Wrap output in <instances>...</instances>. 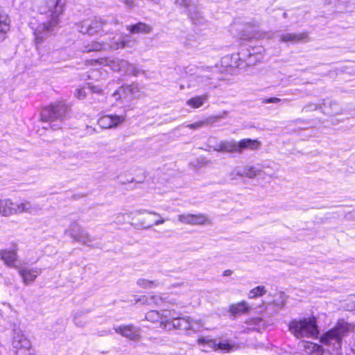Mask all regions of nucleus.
<instances>
[{
    "label": "nucleus",
    "mask_w": 355,
    "mask_h": 355,
    "mask_svg": "<svg viewBox=\"0 0 355 355\" xmlns=\"http://www.w3.org/2000/svg\"><path fill=\"white\" fill-rule=\"evenodd\" d=\"M146 320L151 322L159 321V327L166 331L175 329L199 331L203 326L200 320H193L189 317H180L175 310L150 311L146 315Z\"/></svg>",
    "instance_id": "nucleus-1"
},
{
    "label": "nucleus",
    "mask_w": 355,
    "mask_h": 355,
    "mask_svg": "<svg viewBox=\"0 0 355 355\" xmlns=\"http://www.w3.org/2000/svg\"><path fill=\"white\" fill-rule=\"evenodd\" d=\"M64 2L62 0H47L46 6L51 12V19L46 23L39 24L35 29L34 35L37 44H41L51 35L55 27L60 22V16L64 12Z\"/></svg>",
    "instance_id": "nucleus-2"
},
{
    "label": "nucleus",
    "mask_w": 355,
    "mask_h": 355,
    "mask_svg": "<svg viewBox=\"0 0 355 355\" xmlns=\"http://www.w3.org/2000/svg\"><path fill=\"white\" fill-rule=\"evenodd\" d=\"M354 326L344 320H339L337 324L320 338V343L333 349L341 348L343 338L353 331Z\"/></svg>",
    "instance_id": "nucleus-3"
},
{
    "label": "nucleus",
    "mask_w": 355,
    "mask_h": 355,
    "mask_svg": "<svg viewBox=\"0 0 355 355\" xmlns=\"http://www.w3.org/2000/svg\"><path fill=\"white\" fill-rule=\"evenodd\" d=\"M289 331L298 339L316 338L319 334L316 319L313 318L293 320L288 325Z\"/></svg>",
    "instance_id": "nucleus-4"
},
{
    "label": "nucleus",
    "mask_w": 355,
    "mask_h": 355,
    "mask_svg": "<svg viewBox=\"0 0 355 355\" xmlns=\"http://www.w3.org/2000/svg\"><path fill=\"white\" fill-rule=\"evenodd\" d=\"M69 107L63 103L52 104L42 110L41 119L43 121H59L61 123L65 119Z\"/></svg>",
    "instance_id": "nucleus-5"
},
{
    "label": "nucleus",
    "mask_w": 355,
    "mask_h": 355,
    "mask_svg": "<svg viewBox=\"0 0 355 355\" xmlns=\"http://www.w3.org/2000/svg\"><path fill=\"white\" fill-rule=\"evenodd\" d=\"M212 69L211 67H198L196 74L189 77L188 87H197L205 89L211 87L213 78L209 73Z\"/></svg>",
    "instance_id": "nucleus-6"
},
{
    "label": "nucleus",
    "mask_w": 355,
    "mask_h": 355,
    "mask_svg": "<svg viewBox=\"0 0 355 355\" xmlns=\"http://www.w3.org/2000/svg\"><path fill=\"white\" fill-rule=\"evenodd\" d=\"M107 24V21L102 19H85L77 25L78 31L83 34L93 35L103 30Z\"/></svg>",
    "instance_id": "nucleus-7"
},
{
    "label": "nucleus",
    "mask_w": 355,
    "mask_h": 355,
    "mask_svg": "<svg viewBox=\"0 0 355 355\" xmlns=\"http://www.w3.org/2000/svg\"><path fill=\"white\" fill-rule=\"evenodd\" d=\"M139 92V88L137 84L121 87L113 96L116 100H121L123 103H129L136 98Z\"/></svg>",
    "instance_id": "nucleus-8"
},
{
    "label": "nucleus",
    "mask_w": 355,
    "mask_h": 355,
    "mask_svg": "<svg viewBox=\"0 0 355 355\" xmlns=\"http://www.w3.org/2000/svg\"><path fill=\"white\" fill-rule=\"evenodd\" d=\"M175 3L178 6L184 8L187 10V14L190 16L193 23H201L202 16L197 10L198 0H175Z\"/></svg>",
    "instance_id": "nucleus-9"
},
{
    "label": "nucleus",
    "mask_w": 355,
    "mask_h": 355,
    "mask_svg": "<svg viewBox=\"0 0 355 355\" xmlns=\"http://www.w3.org/2000/svg\"><path fill=\"white\" fill-rule=\"evenodd\" d=\"M12 345L16 349L15 355H30L31 342L21 332L15 334Z\"/></svg>",
    "instance_id": "nucleus-10"
},
{
    "label": "nucleus",
    "mask_w": 355,
    "mask_h": 355,
    "mask_svg": "<svg viewBox=\"0 0 355 355\" xmlns=\"http://www.w3.org/2000/svg\"><path fill=\"white\" fill-rule=\"evenodd\" d=\"M17 246L12 245L10 249L0 250V259L10 268H18L19 266L15 263L17 259Z\"/></svg>",
    "instance_id": "nucleus-11"
},
{
    "label": "nucleus",
    "mask_w": 355,
    "mask_h": 355,
    "mask_svg": "<svg viewBox=\"0 0 355 355\" xmlns=\"http://www.w3.org/2000/svg\"><path fill=\"white\" fill-rule=\"evenodd\" d=\"M114 331L132 340H137L140 338L141 329L132 324L115 327Z\"/></svg>",
    "instance_id": "nucleus-12"
},
{
    "label": "nucleus",
    "mask_w": 355,
    "mask_h": 355,
    "mask_svg": "<svg viewBox=\"0 0 355 355\" xmlns=\"http://www.w3.org/2000/svg\"><path fill=\"white\" fill-rule=\"evenodd\" d=\"M19 275L22 278L25 285L33 282L37 276L42 273V269L39 268H28L26 267H18Z\"/></svg>",
    "instance_id": "nucleus-13"
},
{
    "label": "nucleus",
    "mask_w": 355,
    "mask_h": 355,
    "mask_svg": "<svg viewBox=\"0 0 355 355\" xmlns=\"http://www.w3.org/2000/svg\"><path fill=\"white\" fill-rule=\"evenodd\" d=\"M125 121V116L116 114L105 115L98 120L99 126L104 129L112 128Z\"/></svg>",
    "instance_id": "nucleus-14"
},
{
    "label": "nucleus",
    "mask_w": 355,
    "mask_h": 355,
    "mask_svg": "<svg viewBox=\"0 0 355 355\" xmlns=\"http://www.w3.org/2000/svg\"><path fill=\"white\" fill-rule=\"evenodd\" d=\"M133 214H149L155 216L157 218L153 222V223H146L145 221H143L140 223H136L135 224V227L136 228H144V229H149L153 225H159L161 224H163L165 222V219H164L160 214L158 213H156L155 211H148L147 209H141V210H136L134 211L132 213Z\"/></svg>",
    "instance_id": "nucleus-15"
},
{
    "label": "nucleus",
    "mask_w": 355,
    "mask_h": 355,
    "mask_svg": "<svg viewBox=\"0 0 355 355\" xmlns=\"http://www.w3.org/2000/svg\"><path fill=\"white\" fill-rule=\"evenodd\" d=\"M178 220L184 224L198 225L204 224L207 218L203 214H184L178 216Z\"/></svg>",
    "instance_id": "nucleus-16"
},
{
    "label": "nucleus",
    "mask_w": 355,
    "mask_h": 355,
    "mask_svg": "<svg viewBox=\"0 0 355 355\" xmlns=\"http://www.w3.org/2000/svg\"><path fill=\"white\" fill-rule=\"evenodd\" d=\"M131 37L128 35H121L117 40L114 38L110 40L107 44V49L117 50L125 47H132Z\"/></svg>",
    "instance_id": "nucleus-17"
},
{
    "label": "nucleus",
    "mask_w": 355,
    "mask_h": 355,
    "mask_svg": "<svg viewBox=\"0 0 355 355\" xmlns=\"http://www.w3.org/2000/svg\"><path fill=\"white\" fill-rule=\"evenodd\" d=\"M16 214L27 212L33 214L41 209V207L37 204H32L29 201H23L19 203H15Z\"/></svg>",
    "instance_id": "nucleus-18"
},
{
    "label": "nucleus",
    "mask_w": 355,
    "mask_h": 355,
    "mask_svg": "<svg viewBox=\"0 0 355 355\" xmlns=\"http://www.w3.org/2000/svg\"><path fill=\"white\" fill-rule=\"evenodd\" d=\"M308 37V34L306 33H286L281 34L279 35V42H290V43H297L300 41H303Z\"/></svg>",
    "instance_id": "nucleus-19"
},
{
    "label": "nucleus",
    "mask_w": 355,
    "mask_h": 355,
    "mask_svg": "<svg viewBox=\"0 0 355 355\" xmlns=\"http://www.w3.org/2000/svg\"><path fill=\"white\" fill-rule=\"evenodd\" d=\"M214 149L219 152L239 153V142L233 140L223 141L217 145Z\"/></svg>",
    "instance_id": "nucleus-20"
},
{
    "label": "nucleus",
    "mask_w": 355,
    "mask_h": 355,
    "mask_svg": "<svg viewBox=\"0 0 355 355\" xmlns=\"http://www.w3.org/2000/svg\"><path fill=\"white\" fill-rule=\"evenodd\" d=\"M15 203L9 199L0 200V214L4 216L16 214Z\"/></svg>",
    "instance_id": "nucleus-21"
},
{
    "label": "nucleus",
    "mask_w": 355,
    "mask_h": 355,
    "mask_svg": "<svg viewBox=\"0 0 355 355\" xmlns=\"http://www.w3.org/2000/svg\"><path fill=\"white\" fill-rule=\"evenodd\" d=\"M107 49V42L92 41L91 42L84 45L81 48V51L84 53H89L92 51H99Z\"/></svg>",
    "instance_id": "nucleus-22"
},
{
    "label": "nucleus",
    "mask_w": 355,
    "mask_h": 355,
    "mask_svg": "<svg viewBox=\"0 0 355 355\" xmlns=\"http://www.w3.org/2000/svg\"><path fill=\"white\" fill-rule=\"evenodd\" d=\"M245 324L248 326L244 331L248 332L250 331H260L261 329L265 328V324L262 319L259 317L252 318L247 320Z\"/></svg>",
    "instance_id": "nucleus-23"
},
{
    "label": "nucleus",
    "mask_w": 355,
    "mask_h": 355,
    "mask_svg": "<svg viewBox=\"0 0 355 355\" xmlns=\"http://www.w3.org/2000/svg\"><path fill=\"white\" fill-rule=\"evenodd\" d=\"M322 112L327 115H336L342 113L340 106L336 102L328 101L323 103V107H321Z\"/></svg>",
    "instance_id": "nucleus-24"
},
{
    "label": "nucleus",
    "mask_w": 355,
    "mask_h": 355,
    "mask_svg": "<svg viewBox=\"0 0 355 355\" xmlns=\"http://www.w3.org/2000/svg\"><path fill=\"white\" fill-rule=\"evenodd\" d=\"M260 145V141L257 139H243L239 141V153H241L245 149L257 150Z\"/></svg>",
    "instance_id": "nucleus-25"
},
{
    "label": "nucleus",
    "mask_w": 355,
    "mask_h": 355,
    "mask_svg": "<svg viewBox=\"0 0 355 355\" xmlns=\"http://www.w3.org/2000/svg\"><path fill=\"white\" fill-rule=\"evenodd\" d=\"M126 28L132 34L149 33L152 31L150 26L142 22H139L135 25L127 26Z\"/></svg>",
    "instance_id": "nucleus-26"
},
{
    "label": "nucleus",
    "mask_w": 355,
    "mask_h": 355,
    "mask_svg": "<svg viewBox=\"0 0 355 355\" xmlns=\"http://www.w3.org/2000/svg\"><path fill=\"white\" fill-rule=\"evenodd\" d=\"M250 310V306L248 305L247 302H241L237 304H234L230 306V312L233 315H241L242 313H245Z\"/></svg>",
    "instance_id": "nucleus-27"
},
{
    "label": "nucleus",
    "mask_w": 355,
    "mask_h": 355,
    "mask_svg": "<svg viewBox=\"0 0 355 355\" xmlns=\"http://www.w3.org/2000/svg\"><path fill=\"white\" fill-rule=\"evenodd\" d=\"M208 99L207 94L197 96L187 101L186 104L193 108L201 107Z\"/></svg>",
    "instance_id": "nucleus-28"
},
{
    "label": "nucleus",
    "mask_w": 355,
    "mask_h": 355,
    "mask_svg": "<svg viewBox=\"0 0 355 355\" xmlns=\"http://www.w3.org/2000/svg\"><path fill=\"white\" fill-rule=\"evenodd\" d=\"M83 230L81 229L79 224L76 222H73L70 224L69 227L65 230L64 234L70 236L71 239H73L74 241L78 237L79 234L83 231Z\"/></svg>",
    "instance_id": "nucleus-29"
},
{
    "label": "nucleus",
    "mask_w": 355,
    "mask_h": 355,
    "mask_svg": "<svg viewBox=\"0 0 355 355\" xmlns=\"http://www.w3.org/2000/svg\"><path fill=\"white\" fill-rule=\"evenodd\" d=\"M108 65L114 71L123 72L124 67L128 66V61L125 60L114 59L109 61Z\"/></svg>",
    "instance_id": "nucleus-30"
},
{
    "label": "nucleus",
    "mask_w": 355,
    "mask_h": 355,
    "mask_svg": "<svg viewBox=\"0 0 355 355\" xmlns=\"http://www.w3.org/2000/svg\"><path fill=\"white\" fill-rule=\"evenodd\" d=\"M218 116H213L208 119H206L205 120L198 121L191 124H189L188 127L191 129H198L200 128L205 125L213 123L216 122L218 120Z\"/></svg>",
    "instance_id": "nucleus-31"
},
{
    "label": "nucleus",
    "mask_w": 355,
    "mask_h": 355,
    "mask_svg": "<svg viewBox=\"0 0 355 355\" xmlns=\"http://www.w3.org/2000/svg\"><path fill=\"white\" fill-rule=\"evenodd\" d=\"M137 284L144 288H155L159 286L161 284L157 281H150L146 279H139Z\"/></svg>",
    "instance_id": "nucleus-32"
},
{
    "label": "nucleus",
    "mask_w": 355,
    "mask_h": 355,
    "mask_svg": "<svg viewBox=\"0 0 355 355\" xmlns=\"http://www.w3.org/2000/svg\"><path fill=\"white\" fill-rule=\"evenodd\" d=\"M260 172V170L256 168L254 166H250L245 168L241 172H237V174L240 176H245L250 178H252L259 175Z\"/></svg>",
    "instance_id": "nucleus-33"
},
{
    "label": "nucleus",
    "mask_w": 355,
    "mask_h": 355,
    "mask_svg": "<svg viewBox=\"0 0 355 355\" xmlns=\"http://www.w3.org/2000/svg\"><path fill=\"white\" fill-rule=\"evenodd\" d=\"M94 240V238L87 232L83 230L75 241L83 244L89 245Z\"/></svg>",
    "instance_id": "nucleus-34"
},
{
    "label": "nucleus",
    "mask_w": 355,
    "mask_h": 355,
    "mask_svg": "<svg viewBox=\"0 0 355 355\" xmlns=\"http://www.w3.org/2000/svg\"><path fill=\"white\" fill-rule=\"evenodd\" d=\"M267 292L265 286H259L250 291L248 297L253 299L263 295Z\"/></svg>",
    "instance_id": "nucleus-35"
},
{
    "label": "nucleus",
    "mask_w": 355,
    "mask_h": 355,
    "mask_svg": "<svg viewBox=\"0 0 355 355\" xmlns=\"http://www.w3.org/2000/svg\"><path fill=\"white\" fill-rule=\"evenodd\" d=\"M164 298L159 295H153L146 299V303L149 305L161 306L163 304Z\"/></svg>",
    "instance_id": "nucleus-36"
},
{
    "label": "nucleus",
    "mask_w": 355,
    "mask_h": 355,
    "mask_svg": "<svg viewBox=\"0 0 355 355\" xmlns=\"http://www.w3.org/2000/svg\"><path fill=\"white\" fill-rule=\"evenodd\" d=\"M134 211H132L130 213H128V214H121V213H119V214H116L114 215V221L116 223H119V224H123L125 223V216H127L128 218H132L133 219V218L136 216H137L138 214H133Z\"/></svg>",
    "instance_id": "nucleus-37"
},
{
    "label": "nucleus",
    "mask_w": 355,
    "mask_h": 355,
    "mask_svg": "<svg viewBox=\"0 0 355 355\" xmlns=\"http://www.w3.org/2000/svg\"><path fill=\"white\" fill-rule=\"evenodd\" d=\"M138 72L139 71L137 70V67L134 64H130L128 62V66L124 67L123 73L128 75L136 76L137 75Z\"/></svg>",
    "instance_id": "nucleus-38"
},
{
    "label": "nucleus",
    "mask_w": 355,
    "mask_h": 355,
    "mask_svg": "<svg viewBox=\"0 0 355 355\" xmlns=\"http://www.w3.org/2000/svg\"><path fill=\"white\" fill-rule=\"evenodd\" d=\"M74 95L80 100L84 99L87 96L85 87L76 89Z\"/></svg>",
    "instance_id": "nucleus-39"
},
{
    "label": "nucleus",
    "mask_w": 355,
    "mask_h": 355,
    "mask_svg": "<svg viewBox=\"0 0 355 355\" xmlns=\"http://www.w3.org/2000/svg\"><path fill=\"white\" fill-rule=\"evenodd\" d=\"M217 347L221 350L229 352L233 348V346L227 342H220L217 344Z\"/></svg>",
    "instance_id": "nucleus-40"
},
{
    "label": "nucleus",
    "mask_w": 355,
    "mask_h": 355,
    "mask_svg": "<svg viewBox=\"0 0 355 355\" xmlns=\"http://www.w3.org/2000/svg\"><path fill=\"white\" fill-rule=\"evenodd\" d=\"M304 347L310 349L309 352H320L321 349L320 345L312 343L306 344V345H304Z\"/></svg>",
    "instance_id": "nucleus-41"
},
{
    "label": "nucleus",
    "mask_w": 355,
    "mask_h": 355,
    "mask_svg": "<svg viewBox=\"0 0 355 355\" xmlns=\"http://www.w3.org/2000/svg\"><path fill=\"white\" fill-rule=\"evenodd\" d=\"M121 3H123L126 7L129 8H132L137 6V0H119Z\"/></svg>",
    "instance_id": "nucleus-42"
},
{
    "label": "nucleus",
    "mask_w": 355,
    "mask_h": 355,
    "mask_svg": "<svg viewBox=\"0 0 355 355\" xmlns=\"http://www.w3.org/2000/svg\"><path fill=\"white\" fill-rule=\"evenodd\" d=\"M281 101L286 102V101H287V100L286 99L282 100L279 98L272 97V98L264 99L263 103H277Z\"/></svg>",
    "instance_id": "nucleus-43"
},
{
    "label": "nucleus",
    "mask_w": 355,
    "mask_h": 355,
    "mask_svg": "<svg viewBox=\"0 0 355 355\" xmlns=\"http://www.w3.org/2000/svg\"><path fill=\"white\" fill-rule=\"evenodd\" d=\"M87 88L92 93L100 94L102 92L101 88L98 86L89 85Z\"/></svg>",
    "instance_id": "nucleus-44"
},
{
    "label": "nucleus",
    "mask_w": 355,
    "mask_h": 355,
    "mask_svg": "<svg viewBox=\"0 0 355 355\" xmlns=\"http://www.w3.org/2000/svg\"><path fill=\"white\" fill-rule=\"evenodd\" d=\"M318 108V105L316 104H309L306 105L304 109H306L308 111L315 110Z\"/></svg>",
    "instance_id": "nucleus-45"
},
{
    "label": "nucleus",
    "mask_w": 355,
    "mask_h": 355,
    "mask_svg": "<svg viewBox=\"0 0 355 355\" xmlns=\"http://www.w3.org/2000/svg\"><path fill=\"white\" fill-rule=\"evenodd\" d=\"M86 131L88 135H92L96 132V129L92 126L87 125Z\"/></svg>",
    "instance_id": "nucleus-46"
},
{
    "label": "nucleus",
    "mask_w": 355,
    "mask_h": 355,
    "mask_svg": "<svg viewBox=\"0 0 355 355\" xmlns=\"http://www.w3.org/2000/svg\"><path fill=\"white\" fill-rule=\"evenodd\" d=\"M255 37L256 36H255L254 33H250L248 35H242L241 38L243 40H250V39Z\"/></svg>",
    "instance_id": "nucleus-47"
},
{
    "label": "nucleus",
    "mask_w": 355,
    "mask_h": 355,
    "mask_svg": "<svg viewBox=\"0 0 355 355\" xmlns=\"http://www.w3.org/2000/svg\"><path fill=\"white\" fill-rule=\"evenodd\" d=\"M232 274V271L231 270H225L223 272V276H225V277L230 276Z\"/></svg>",
    "instance_id": "nucleus-48"
},
{
    "label": "nucleus",
    "mask_w": 355,
    "mask_h": 355,
    "mask_svg": "<svg viewBox=\"0 0 355 355\" xmlns=\"http://www.w3.org/2000/svg\"><path fill=\"white\" fill-rule=\"evenodd\" d=\"M119 22L116 18H112L110 21V24H113L114 25L118 24Z\"/></svg>",
    "instance_id": "nucleus-49"
},
{
    "label": "nucleus",
    "mask_w": 355,
    "mask_h": 355,
    "mask_svg": "<svg viewBox=\"0 0 355 355\" xmlns=\"http://www.w3.org/2000/svg\"><path fill=\"white\" fill-rule=\"evenodd\" d=\"M74 321H75V323L77 326H83V324L80 323L78 321V318L76 316L74 317Z\"/></svg>",
    "instance_id": "nucleus-50"
},
{
    "label": "nucleus",
    "mask_w": 355,
    "mask_h": 355,
    "mask_svg": "<svg viewBox=\"0 0 355 355\" xmlns=\"http://www.w3.org/2000/svg\"><path fill=\"white\" fill-rule=\"evenodd\" d=\"M51 128L53 129V130H57V129H59L60 128V124L59 125H53L51 126Z\"/></svg>",
    "instance_id": "nucleus-51"
},
{
    "label": "nucleus",
    "mask_w": 355,
    "mask_h": 355,
    "mask_svg": "<svg viewBox=\"0 0 355 355\" xmlns=\"http://www.w3.org/2000/svg\"><path fill=\"white\" fill-rule=\"evenodd\" d=\"M350 300L352 302L354 303V306L352 308L355 309V297H351Z\"/></svg>",
    "instance_id": "nucleus-52"
},
{
    "label": "nucleus",
    "mask_w": 355,
    "mask_h": 355,
    "mask_svg": "<svg viewBox=\"0 0 355 355\" xmlns=\"http://www.w3.org/2000/svg\"><path fill=\"white\" fill-rule=\"evenodd\" d=\"M283 16H284V18H286L287 17V13L286 12H284Z\"/></svg>",
    "instance_id": "nucleus-53"
},
{
    "label": "nucleus",
    "mask_w": 355,
    "mask_h": 355,
    "mask_svg": "<svg viewBox=\"0 0 355 355\" xmlns=\"http://www.w3.org/2000/svg\"><path fill=\"white\" fill-rule=\"evenodd\" d=\"M184 88V87L183 85H180V89H183Z\"/></svg>",
    "instance_id": "nucleus-54"
},
{
    "label": "nucleus",
    "mask_w": 355,
    "mask_h": 355,
    "mask_svg": "<svg viewBox=\"0 0 355 355\" xmlns=\"http://www.w3.org/2000/svg\"><path fill=\"white\" fill-rule=\"evenodd\" d=\"M31 355V354H30Z\"/></svg>",
    "instance_id": "nucleus-55"
}]
</instances>
